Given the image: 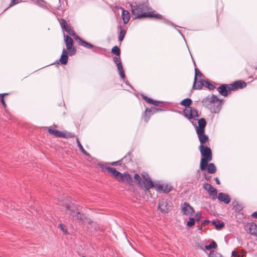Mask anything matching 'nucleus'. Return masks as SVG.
Masks as SVG:
<instances>
[{"label":"nucleus","instance_id":"obj_2","mask_svg":"<svg viewBox=\"0 0 257 257\" xmlns=\"http://www.w3.org/2000/svg\"><path fill=\"white\" fill-rule=\"evenodd\" d=\"M205 130H196L201 145L199 149L202 156L200 168L202 171L207 170L209 173V147H204L203 144L208 139V136L205 135Z\"/></svg>","mask_w":257,"mask_h":257},{"label":"nucleus","instance_id":"obj_57","mask_svg":"<svg viewBox=\"0 0 257 257\" xmlns=\"http://www.w3.org/2000/svg\"><path fill=\"white\" fill-rule=\"evenodd\" d=\"M252 216L255 218H257V212H254V213H253L252 214Z\"/></svg>","mask_w":257,"mask_h":257},{"label":"nucleus","instance_id":"obj_46","mask_svg":"<svg viewBox=\"0 0 257 257\" xmlns=\"http://www.w3.org/2000/svg\"><path fill=\"white\" fill-rule=\"evenodd\" d=\"M113 61L116 64V65L117 66V64L118 63H121V59H120V58L119 57H114L113 58Z\"/></svg>","mask_w":257,"mask_h":257},{"label":"nucleus","instance_id":"obj_8","mask_svg":"<svg viewBox=\"0 0 257 257\" xmlns=\"http://www.w3.org/2000/svg\"><path fill=\"white\" fill-rule=\"evenodd\" d=\"M173 189L170 184H156L155 190L160 193L168 194Z\"/></svg>","mask_w":257,"mask_h":257},{"label":"nucleus","instance_id":"obj_38","mask_svg":"<svg viewBox=\"0 0 257 257\" xmlns=\"http://www.w3.org/2000/svg\"><path fill=\"white\" fill-rule=\"evenodd\" d=\"M58 227L65 233V234H68V231H67V228L66 227V226L63 224V223H60L59 226H58Z\"/></svg>","mask_w":257,"mask_h":257},{"label":"nucleus","instance_id":"obj_22","mask_svg":"<svg viewBox=\"0 0 257 257\" xmlns=\"http://www.w3.org/2000/svg\"><path fill=\"white\" fill-rule=\"evenodd\" d=\"M142 96L143 99H144L147 102L150 104H153L156 106H158L160 103H162L160 101L155 100L152 99V98H149L148 97L145 95H142Z\"/></svg>","mask_w":257,"mask_h":257},{"label":"nucleus","instance_id":"obj_49","mask_svg":"<svg viewBox=\"0 0 257 257\" xmlns=\"http://www.w3.org/2000/svg\"><path fill=\"white\" fill-rule=\"evenodd\" d=\"M19 0H11V4L10 5V7L16 5L18 3V1Z\"/></svg>","mask_w":257,"mask_h":257},{"label":"nucleus","instance_id":"obj_18","mask_svg":"<svg viewBox=\"0 0 257 257\" xmlns=\"http://www.w3.org/2000/svg\"><path fill=\"white\" fill-rule=\"evenodd\" d=\"M217 198L219 201L223 202L226 204H228L231 200L230 197L228 194L223 193H219Z\"/></svg>","mask_w":257,"mask_h":257},{"label":"nucleus","instance_id":"obj_39","mask_svg":"<svg viewBox=\"0 0 257 257\" xmlns=\"http://www.w3.org/2000/svg\"><path fill=\"white\" fill-rule=\"evenodd\" d=\"M60 24L61 25V28L64 29L65 28L68 26L66 23V21L64 19H61L59 21Z\"/></svg>","mask_w":257,"mask_h":257},{"label":"nucleus","instance_id":"obj_43","mask_svg":"<svg viewBox=\"0 0 257 257\" xmlns=\"http://www.w3.org/2000/svg\"><path fill=\"white\" fill-rule=\"evenodd\" d=\"M122 160L120 159L117 161L113 162L110 163V165L111 166H116V165H122Z\"/></svg>","mask_w":257,"mask_h":257},{"label":"nucleus","instance_id":"obj_14","mask_svg":"<svg viewBox=\"0 0 257 257\" xmlns=\"http://www.w3.org/2000/svg\"><path fill=\"white\" fill-rule=\"evenodd\" d=\"M230 84L232 91L242 89L246 86V83L242 80H236Z\"/></svg>","mask_w":257,"mask_h":257},{"label":"nucleus","instance_id":"obj_33","mask_svg":"<svg viewBox=\"0 0 257 257\" xmlns=\"http://www.w3.org/2000/svg\"><path fill=\"white\" fill-rule=\"evenodd\" d=\"M92 49L93 52L96 53H101L102 52L105 51V49H103L100 47L94 46L93 45V47L91 48Z\"/></svg>","mask_w":257,"mask_h":257},{"label":"nucleus","instance_id":"obj_3","mask_svg":"<svg viewBox=\"0 0 257 257\" xmlns=\"http://www.w3.org/2000/svg\"><path fill=\"white\" fill-rule=\"evenodd\" d=\"M192 102L190 98H186L182 100L180 102L181 105L186 107L183 110L184 115L189 119H196V117H199L197 110L190 107V105Z\"/></svg>","mask_w":257,"mask_h":257},{"label":"nucleus","instance_id":"obj_11","mask_svg":"<svg viewBox=\"0 0 257 257\" xmlns=\"http://www.w3.org/2000/svg\"><path fill=\"white\" fill-rule=\"evenodd\" d=\"M143 179L145 180L146 183L143 184V188L145 189V191L147 192L149 191L150 189L154 187L155 188L156 184H154L152 179L148 176H143Z\"/></svg>","mask_w":257,"mask_h":257},{"label":"nucleus","instance_id":"obj_60","mask_svg":"<svg viewBox=\"0 0 257 257\" xmlns=\"http://www.w3.org/2000/svg\"><path fill=\"white\" fill-rule=\"evenodd\" d=\"M202 228V226H199L198 227V229L199 230H201Z\"/></svg>","mask_w":257,"mask_h":257},{"label":"nucleus","instance_id":"obj_23","mask_svg":"<svg viewBox=\"0 0 257 257\" xmlns=\"http://www.w3.org/2000/svg\"><path fill=\"white\" fill-rule=\"evenodd\" d=\"M76 39L79 40V43H80V44L84 47L88 49H91L93 47V45L92 44L84 41L77 36H76Z\"/></svg>","mask_w":257,"mask_h":257},{"label":"nucleus","instance_id":"obj_45","mask_svg":"<svg viewBox=\"0 0 257 257\" xmlns=\"http://www.w3.org/2000/svg\"><path fill=\"white\" fill-rule=\"evenodd\" d=\"M217 246V244L215 242V241L214 240H212L210 243V249H211V248H216Z\"/></svg>","mask_w":257,"mask_h":257},{"label":"nucleus","instance_id":"obj_47","mask_svg":"<svg viewBox=\"0 0 257 257\" xmlns=\"http://www.w3.org/2000/svg\"><path fill=\"white\" fill-rule=\"evenodd\" d=\"M246 251L244 250H241V251L239 252V254L238 255V257H243L246 254Z\"/></svg>","mask_w":257,"mask_h":257},{"label":"nucleus","instance_id":"obj_7","mask_svg":"<svg viewBox=\"0 0 257 257\" xmlns=\"http://www.w3.org/2000/svg\"><path fill=\"white\" fill-rule=\"evenodd\" d=\"M49 134L53 135L58 138H72L75 137L74 133L68 132H61L57 130H48Z\"/></svg>","mask_w":257,"mask_h":257},{"label":"nucleus","instance_id":"obj_40","mask_svg":"<svg viewBox=\"0 0 257 257\" xmlns=\"http://www.w3.org/2000/svg\"><path fill=\"white\" fill-rule=\"evenodd\" d=\"M195 219L194 218L190 217L189 220L187 222V225L188 226H192L195 224Z\"/></svg>","mask_w":257,"mask_h":257},{"label":"nucleus","instance_id":"obj_30","mask_svg":"<svg viewBox=\"0 0 257 257\" xmlns=\"http://www.w3.org/2000/svg\"><path fill=\"white\" fill-rule=\"evenodd\" d=\"M76 142H77L78 147L79 149H80V150L82 152V153L86 156H89V154L84 150L83 146L81 145V144L79 141V140L78 138H76Z\"/></svg>","mask_w":257,"mask_h":257},{"label":"nucleus","instance_id":"obj_59","mask_svg":"<svg viewBox=\"0 0 257 257\" xmlns=\"http://www.w3.org/2000/svg\"><path fill=\"white\" fill-rule=\"evenodd\" d=\"M215 181H216V183H217V184H220V181H219V179H218V178H217V177H216V178H215Z\"/></svg>","mask_w":257,"mask_h":257},{"label":"nucleus","instance_id":"obj_53","mask_svg":"<svg viewBox=\"0 0 257 257\" xmlns=\"http://www.w3.org/2000/svg\"><path fill=\"white\" fill-rule=\"evenodd\" d=\"M163 22L166 23V24H169V25H171L172 26H174V25L170 22H169V21L164 19H163Z\"/></svg>","mask_w":257,"mask_h":257},{"label":"nucleus","instance_id":"obj_64","mask_svg":"<svg viewBox=\"0 0 257 257\" xmlns=\"http://www.w3.org/2000/svg\"><path fill=\"white\" fill-rule=\"evenodd\" d=\"M82 257H86V256H82Z\"/></svg>","mask_w":257,"mask_h":257},{"label":"nucleus","instance_id":"obj_58","mask_svg":"<svg viewBox=\"0 0 257 257\" xmlns=\"http://www.w3.org/2000/svg\"><path fill=\"white\" fill-rule=\"evenodd\" d=\"M204 178L206 180H209V176H208L207 174H206V173L204 174Z\"/></svg>","mask_w":257,"mask_h":257},{"label":"nucleus","instance_id":"obj_24","mask_svg":"<svg viewBox=\"0 0 257 257\" xmlns=\"http://www.w3.org/2000/svg\"><path fill=\"white\" fill-rule=\"evenodd\" d=\"M196 119L195 120H198V126L195 125L196 128H204L206 125V120L204 118H200L198 119V117L196 118Z\"/></svg>","mask_w":257,"mask_h":257},{"label":"nucleus","instance_id":"obj_35","mask_svg":"<svg viewBox=\"0 0 257 257\" xmlns=\"http://www.w3.org/2000/svg\"><path fill=\"white\" fill-rule=\"evenodd\" d=\"M151 116V114L149 113V111L146 109V110H145V111L144 112V114L143 116V119H144V121H145L146 122H147L149 121Z\"/></svg>","mask_w":257,"mask_h":257},{"label":"nucleus","instance_id":"obj_50","mask_svg":"<svg viewBox=\"0 0 257 257\" xmlns=\"http://www.w3.org/2000/svg\"><path fill=\"white\" fill-rule=\"evenodd\" d=\"M203 188L205 190H206L207 192H209V183H205L203 185Z\"/></svg>","mask_w":257,"mask_h":257},{"label":"nucleus","instance_id":"obj_32","mask_svg":"<svg viewBox=\"0 0 257 257\" xmlns=\"http://www.w3.org/2000/svg\"><path fill=\"white\" fill-rule=\"evenodd\" d=\"M64 29L69 35L75 36V38H76V35H75L74 31L71 30V27L69 25L67 26V27L65 28Z\"/></svg>","mask_w":257,"mask_h":257},{"label":"nucleus","instance_id":"obj_62","mask_svg":"<svg viewBox=\"0 0 257 257\" xmlns=\"http://www.w3.org/2000/svg\"><path fill=\"white\" fill-rule=\"evenodd\" d=\"M201 216H200L199 217L197 218L196 220L197 221H199L200 219Z\"/></svg>","mask_w":257,"mask_h":257},{"label":"nucleus","instance_id":"obj_28","mask_svg":"<svg viewBox=\"0 0 257 257\" xmlns=\"http://www.w3.org/2000/svg\"><path fill=\"white\" fill-rule=\"evenodd\" d=\"M118 28L120 30L119 35V37H118V40L119 41H122V40L123 39V38L125 36V35L126 34V31L121 26H119Z\"/></svg>","mask_w":257,"mask_h":257},{"label":"nucleus","instance_id":"obj_44","mask_svg":"<svg viewBox=\"0 0 257 257\" xmlns=\"http://www.w3.org/2000/svg\"><path fill=\"white\" fill-rule=\"evenodd\" d=\"M197 248H200L203 250H205V249H206V250H209V244H206L204 247H203V246L201 245H197Z\"/></svg>","mask_w":257,"mask_h":257},{"label":"nucleus","instance_id":"obj_42","mask_svg":"<svg viewBox=\"0 0 257 257\" xmlns=\"http://www.w3.org/2000/svg\"><path fill=\"white\" fill-rule=\"evenodd\" d=\"M210 257H222V256L220 253L213 251L210 252Z\"/></svg>","mask_w":257,"mask_h":257},{"label":"nucleus","instance_id":"obj_19","mask_svg":"<svg viewBox=\"0 0 257 257\" xmlns=\"http://www.w3.org/2000/svg\"><path fill=\"white\" fill-rule=\"evenodd\" d=\"M121 18L124 24H125L127 23L131 18L129 12L124 10L123 9H122Z\"/></svg>","mask_w":257,"mask_h":257},{"label":"nucleus","instance_id":"obj_25","mask_svg":"<svg viewBox=\"0 0 257 257\" xmlns=\"http://www.w3.org/2000/svg\"><path fill=\"white\" fill-rule=\"evenodd\" d=\"M134 178L137 181L138 186L143 189V184H145V182L142 180L140 175L138 174H135Z\"/></svg>","mask_w":257,"mask_h":257},{"label":"nucleus","instance_id":"obj_52","mask_svg":"<svg viewBox=\"0 0 257 257\" xmlns=\"http://www.w3.org/2000/svg\"><path fill=\"white\" fill-rule=\"evenodd\" d=\"M208 100H209L208 97H206L205 98L202 100V103H204V105H206V106H207V105L206 104V102Z\"/></svg>","mask_w":257,"mask_h":257},{"label":"nucleus","instance_id":"obj_36","mask_svg":"<svg viewBox=\"0 0 257 257\" xmlns=\"http://www.w3.org/2000/svg\"><path fill=\"white\" fill-rule=\"evenodd\" d=\"M8 95V93L0 94V101H1V103H2L3 106L5 108H6L7 107V104L4 100V96Z\"/></svg>","mask_w":257,"mask_h":257},{"label":"nucleus","instance_id":"obj_10","mask_svg":"<svg viewBox=\"0 0 257 257\" xmlns=\"http://www.w3.org/2000/svg\"><path fill=\"white\" fill-rule=\"evenodd\" d=\"M64 36L65 37L66 48L68 50L69 54L70 55L75 54L76 52V49L73 46V39L68 35H64Z\"/></svg>","mask_w":257,"mask_h":257},{"label":"nucleus","instance_id":"obj_54","mask_svg":"<svg viewBox=\"0 0 257 257\" xmlns=\"http://www.w3.org/2000/svg\"><path fill=\"white\" fill-rule=\"evenodd\" d=\"M215 86L210 82V90L215 89Z\"/></svg>","mask_w":257,"mask_h":257},{"label":"nucleus","instance_id":"obj_61","mask_svg":"<svg viewBox=\"0 0 257 257\" xmlns=\"http://www.w3.org/2000/svg\"><path fill=\"white\" fill-rule=\"evenodd\" d=\"M209 154H210V160L211 159V151L210 149Z\"/></svg>","mask_w":257,"mask_h":257},{"label":"nucleus","instance_id":"obj_15","mask_svg":"<svg viewBox=\"0 0 257 257\" xmlns=\"http://www.w3.org/2000/svg\"><path fill=\"white\" fill-rule=\"evenodd\" d=\"M245 229L249 230V232L254 236H257V225L253 223H250L245 225Z\"/></svg>","mask_w":257,"mask_h":257},{"label":"nucleus","instance_id":"obj_48","mask_svg":"<svg viewBox=\"0 0 257 257\" xmlns=\"http://www.w3.org/2000/svg\"><path fill=\"white\" fill-rule=\"evenodd\" d=\"M94 228H95V230H101L102 231H104V229H100V227L96 223H94Z\"/></svg>","mask_w":257,"mask_h":257},{"label":"nucleus","instance_id":"obj_55","mask_svg":"<svg viewBox=\"0 0 257 257\" xmlns=\"http://www.w3.org/2000/svg\"><path fill=\"white\" fill-rule=\"evenodd\" d=\"M53 127H54V128H55V127H57V125H56L54 124L53 126H50V127H41L40 128H49V129H50V128H53Z\"/></svg>","mask_w":257,"mask_h":257},{"label":"nucleus","instance_id":"obj_5","mask_svg":"<svg viewBox=\"0 0 257 257\" xmlns=\"http://www.w3.org/2000/svg\"><path fill=\"white\" fill-rule=\"evenodd\" d=\"M66 208L70 211L69 213L73 220L77 221L80 224H83L84 222L85 216L83 213H81L79 211L77 206L73 204H67Z\"/></svg>","mask_w":257,"mask_h":257},{"label":"nucleus","instance_id":"obj_21","mask_svg":"<svg viewBox=\"0 0 257 257\" xmlns=\"http://www.w3.org/2000/svg\"><path fill=\"white\" fill-rule=\"evenodd\" d=\"M212 223L215 226V228L217 230L221 229L224 226V223L219 219L212 220Z\"/></svg>","mask_w":257,"mask_h":257},{"label":"nucleus","instance_id":"obj_37","mask_svg":"<svg viewBox=\"0 0 257 257\" xmlns=\"http://www.w3.org/2000/svg\"><path fill=\"white\" fill-rule=\"evenodd\" d=\"M213 193L215 194V196L213 197V199H215L216 197L217 190L210 185V196L213 195Z\"/></svg>","mask_w":257,"mask_h":257},{"label":"nucleus","instance_id":"obj_12","mask_svg":"<svg viewBox=\"0 0 257 257\" xmlns=\"http://www.w3.org/2000/svg\"><path fill=\"white\" fill-rule=\"evenodd\" d=\"M183 214L187 216H192L194 213V209L187 202H184L181 206Z\"/></svg>","mask_w":257,"mask_h":257},{"label":"nucleus","instance_id":"obj_29","mask_svg":"<svg viewBox=\"0 0 257 257\" xmlns=\"http://www.w3.org/2000/svg\"><path fill=\"white\" fill-rule=\"evenodd\" d=\"M110 163H99L98 166L101 169L102 171H104L105 170H107L109 172L108 168H110L111 167L109 166Z\"/></svg>","mask_w":257,"mask_h":257},{"label":"nucleus","instance_id":"obj_34","mask_svg":"<svg viewBox=\"0 0 257 257\" xmlns=\"http://www.w3.org/2000/svg\"><path fill=\"white\" fill-rule=\"evenodd\" d=\"M111 52L117 56H119L120 54V50L117 46H115L112 48Z\"/></svg>","mask_w":257,"mask_h":257},{"label":"nucleus","instance_id":"obj_6","mask_svg":"<svg viewBox=\"0 0 257 257\" xmlns=\"http://www.w3.org/2000/svg\"><path fill=\"white\" fill-rule=\"evenodd\" d=\"M223 99H219L217 96L212 94L210 97V111L218 113L222 108Z\"/></svg>","mask_w":257,"mask_h":257},{"label":"nucleus","instance_id":"obj_20","mask_svg":"<svg viewBox=\"0 0 257 257\" xmlns=\"http://www.w3.org/2000/svg\"><path fill=\"white\" fill-rule=\"evenodd\" d=\"M68 58L67 52L65 49H63L60 59V63L63 65L66 64L68 62Z\"/></svg>","mask_w":257,"mask_h":257},{"label":"nucleus","instance_id":"obj_4","mask_svg":"<svg viewBox=\"0 0 257 257\" xmlns=\"http://www.w3.org/2000/svg\"><path fill=\"white\" fill-rule=\"evenodd\" d=\"M203 75L199 71V70L195 68V76L194 79L193 88L196 90L202 89L203 86L204 85L206 88H209V81L204 80Z\"/></svg>","mask_w":257,"mask_h":257},{"label":"nucleus","instance_id":"obj_31","mask_svg":"<svg viewBox=\"0 0 257 257\" xmlns=\"http://www.w3.org/2000/svg\"><path fill=\"white\" fill-rule=\"evenodd\" d=\"M147 110L149 111V113L151 114V115L154 113H157L160 111H162V109L161 108L151 107L150 108H147Z\"/></svg>","mask_w":257,"mask_h":257},{"label":"nucleus","instance_id":"obj_13","mask_svg":"<svg viewBox=\"0 0 257 257\" xmlns=\"http://www.w3.org/2000/svg\"><path fill=\"white\" fill-rule=\"evenodd\" d=\"M158 208L162 213H167L170 210V206L168 205L167 200L165 199L159 201Z\"/></svg>","mask_w":257,"mask_h":257},{"label":"nucleus","instance_id":"obj_41","mask_svg":"<svg viewBox=\"0 0 257 257\" xmlns=\"http://www.w3.org/2000/svg\"><path fill=\"white\" fill-rule=\"evenodd\" d=\"M216 169L214 164L213 163H210V173H214L216 172Z\"/></svg>","mask_w":257,"mask_h":257},{"label":"nucleus","instance_id":"obj_27","mask_svg":"<svg viewBox=\"0 0 257 257\" xmlns=\"http://www.w3.org/2000/svg\"><path fill=\"white\" fill-rule=\"evenodd\" d=\"M117 69L119 72V74L120 77L122 79L125 78V74L123 69V67L121 63H118L117 66Z\"/></svg>","mask_w":257,"mask_h":257},{"label":"nucleus","instance_id":"obj_16","mask_svg":"<svg viewBox=\"0 0 257 257\" xmlns=\"http://www.w3.org/2000/svg\"><path fill=\"white\" fill-rule=\"evenodd\" d=\"M109 172L110 173L112 176L116 179L118 181H120V180H122V176L121 173L117 171L115 168L111 167L110 168H108Z\"/></svg>","mask_w":257,"mask_h":257},{"label":"nucleus","instance_id":"obj_9","mask_svg":"<svg viewBox=\"0 0 257 257\" xmlns=\"http://www.w3.org/2000/svg\"><path fill=\"white\" fill-rule=\"evenodd\" d=\"M230 87V84H221L217 88V90L220 95L227 97L231 93V91H232Z\"/></svg>","mask_w":257,"mask_h":257},{"label":"nucleus","instance_id":"obj_51","mask_svg":"<svg viewBox=\"0 0 257 257\" xmlns=\"http://www.w3.org/2000/svg\"><path fill=\"white\" fill-rule=\"evenodd\" d=\"M232 255L234 257H238V252L236 250H234L232 252Z\"/></svg>","mask_w":257,"mask_h":257},{"label":"nucleus","instance_id":"obj_17","mask_svg":"<svg viewBox=\"0 0 257 257\" xmlns=\"http://www.w3.org/2000/svg\"><path fill=\"white\" fill-rule=\"evenodd\" d=\"M122 180H120L119 182H124L125 181H126L127 183L128 184L131 186H133V178L130 174L126 172L122 174Z\"/></svg>","mask_w":257,"mask_h":257},{"label":"nucleus","instance_id":"obj_56","mask_svg":"<svg viewBox=\"0 0 257 257\" xmlns=\"http://www.w3.org/2000/svg\"><path fill=\"white\" fill-rule=\"evenodd\" d=\"M208 224H209V220L207 219L203 221V222L202 223V225Z\"/></svg>","mask_w":257,"mask_h":257},{"label":"nucleus","instance_id":"obj_63","mask_svg":"<svg viewBox=\"0 0 257 257\" xmlns=\"http://www.w3.org/2000/svg\"><path fill=\"white\" fill-rule=\"evenodd\" d=\"M178 31L180 33H181V32H180V30H178Z\"/></svg>","mask_w":257,"mask_h":257},{"label":"nucleus","instance_id":"obj_26","mask_svg":"<svg viewBox=\"0 0 257 257\" xmlns=\"http://www.w3.org/2000/svg\"><path fill=\"white\" fill-rule=\"evenodd\" d=\"M122 160V163L124 164V165L126 164H128L130 162L132 161V157L131 155V153L128 152L126 154V155L121 159Z\"/></svg>","mask_w":257,"mask_h":257},{"label":"nucleus","instance_id":"obj_1","mask_svg":"<svg viewBox=\"0 0 257 257\" xmlns=\"http://www.w3.org/2000/svg\"><path fill=\"white\" fill-rule=\"evenodd\" d=\"M132 13L135 18L149 17L156 20L162 19V17L155 11H150L148 2H142L130 5Z\"/></svg>","mask_w":257,"mask_h":257}]
</instances>
